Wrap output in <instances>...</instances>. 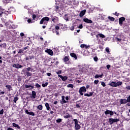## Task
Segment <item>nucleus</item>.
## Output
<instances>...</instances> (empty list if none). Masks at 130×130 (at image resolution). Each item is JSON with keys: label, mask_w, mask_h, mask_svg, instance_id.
Instances as JSON below:
<instances>
[{"label": "nucleus", "mask_w": 130, "mask_h": 130, "mask_svg": "<svg viewBox=\"0 0 130 130\" xmlns=\"http://www.w3.org/2000/svg\"><path fill=\"white\" fill-rule=\"evenodd\" d=\"M49 20L50 18L48 17H43L40 21V24L47 25Z\"/></svg>", "instance_id": "obj_1"}, {"label": "nucleus", "mask_w": 130, "mask_h": 130, "mask_svg": "<svg viewBox=\"0 0 130 130\" xmlns=\"http://www.w3.org/2000/svg\"><path fill=\"white\" fill-rule=\"evenodd\" d=\"M118 121H120L119 119L118 118H110L109 119V122L110 125L113 124L114 123H117Z\"/></svg>", "instance_id": "obj_2"}, {"label": "nucleus", "mask_w": 130, "mask_h": 130, "mask_svg": "<svg viewBox=\"0 0 130 130\" xmlns=\"http://www.w3.org/2000/svg\"><path fill=\"white\" fill-rule=\"evenodd\" d=\"M87 91L86 87L85 86H82L80 88V89L79 90V93H80V94L82 96L84 95V93L86 92Z\"/></svg>", "instance_id": "obj_3"}, {"label": "nucleus", "mask_w": 130, "mask_h": 130, "mask_svg": "<svg viewBox=\"0 0 130 130\" xmlns=\"http://www.w3.org/2000/svg\"><path fill=\"white\" fill-rule=\"evenodd\" d=\"M73 121L75 122L74 124H75V126L74 128L76 130H79L81 127L80 125L78 123V120L77 119H74L73 120Z\"/></svg>", "instance_id": "obj_4"}, {"label": "nucleus", "mask_w": 130, "mask_h": 130, "mask_svg": "<svg viewBox=\"0 0 130 130\" xmlns=\"http://www.w3.org/2000/svg\"><path fill=\"white\" fill-rule=\"evenodd\" d=\"M12 67L19 69H21L23 68V66H21V64H19V63H14L12 65Z\"/></svg>", "instance_id": "obj_5"}, {"label": "nucleus", "mask_w": 130, "mask_h": 130, "mask_svg": "<svg viewBox=\"0 0 130 130\" xmlns=\"http://www.w3.org/2000/svg\"><path fill=\"white\" fill-rule=\"evenodd\" d=\"M105 114L106 115H107L109 114L110 116H113L114 113L112 111H110V110H107L105 112Z\"/></svg>", "instance_id": "obj_6"}, {"label": "nucleus", "mask_w": 130, "mask_h": 130, "mask_svg": "<svg viewBox=\"0 0 130 130\" xmlns=\"http://www.w3.org/2000/svg\"><path fill=\"white\" fill-rule=\"evenodd\" d=\"M17 52L18 54H20L21 55V56L23 55H25V54L26 53V52H25V51L22 49H19V50H18Z\"/></svg>", "instance_id": "obj_7"}, {"label": "nucleus", "mask_w": 130, "mask_h": 130, "mask_svg": "<svg viewBox=\"0 0 130 130\" xmlns=\"http://www.w3.org/2000/svg\"><path fill=\"white\" fill-rule=\"evenodd\" d=\"M125 17H120V18H119V24L122 26L123 24V22L125 21Z\"/></svg>", "instance_id": "obj_8"}, {"label": "nucleus", "mask_w": 130, "mask_h": 130, "mask_svg": "<svg viewBox=\"0 0 130 130\" xmlns=\"http://www.w3.org/2000/svg\"><path fill=\"white\" fill-rule=\"evenodd\" d=\"M45 52L48 53L49 55L53 56V52L52 50H51L50 49H47L45 50Z\"/></svg>", "instance_id": "obj_9"}, {"label": "nucleus", "mask_w": 130, "mask_h": 130, "mask_svg": "<svg viewBox=\"0 0 130 130\" xmlns=\"http://www.w3.org/2000/svg\"><path fill=\"white\" fill-rule=\"evenodd\" d=\"M58 77L60 78L61 79H62V81H66L68 79V76H62V75H58Z\"/></svg>", "instance_id": "obj_10"}, {"label": "nucleus", "mask_w": 130, "mask_h": 130, "mask_svg": "<svg viewBox=\"0 0 130 130\" xmlns=\"http://www.w3.org/2000/svg\"><path fill=\"white\" fill-rule=\"evenodd\" d=\"M83 22H85V23H88V24L92 23V20H91L90 19H89L88 18L83 19Z\"/></svg>", "instance_id": "obj_11"}, {"label": "nucleus", "mask_w": 130, "mask_h": 130, "mask_svg": "<svg viewBox=\"0 0 130 130\" xmlns=\"http://www.w3.org/2000/svg\"><path fill=\"white\" fill-rule=\"evenodd\" d=\"M24 88H29V90H32V89L34 88V86L32 85H25V86H24Z\"/></svg>", "instance_id": "obj_12"}, {"label": "nucleus", "mask_w": 130, "mask_h": 130, "mask_svg": "<svg viewBox=\"0 0 130 130\" xmlns=\"http://www.w3.org/2000/svg\"><path fill=\"white\" fill-rule=\"evenodd\" d=\"M51 20L54 23H56L57 22L59 21V18H58L57 17H54L52 18Z\"/></svg>", "instance_id": "obj_13"}, {"label": "nucleus", "mask_w": 130, "mask_h": 130, "mask_svg": "<svg viewBox=\"0 0 130 130\" xmlns=\"http://www.w3.org/2000/svg\"><path fill=\"white\" fill-rule=\"evenodd\" d=\"M127 103H129L126 99H121L120 101V104H126Z\"/></svg>", "instance_id": "obj_14"}, {"label": "nucleus", "mask_w": 130, "mask_h": 130, "mask_svg": "<svg viewBox=\"0 0 130 130\" xmlns=\"http://www.w3.org/2000/svg\"><path fill=\"white\" fill-rule=\"evenodd\" d=\"M65 119H68L70 118H73V116L70 115L68 113H67L66 114L63 116Z\"/></svg>", "instance_id": "obj_15"}, {"label": "nucleus", "mask_w": 130, "mask_h": 130, "mask_svg": "<svg viewBox=\"0 0 130 130\" xmlns=\"http://www.w3.org/2000/svg\"><path fill=\"white\" fill-rule=\"evenodd\" d=\"M61 98H62V99H61L62 101L60 102L61 104H63L68 103V102L64 100V99H65L64 95H62L61 96Z\"/></svg>", "instance_id": "obj_16"}, {"label": "nucleus", "mask_w": 130, "mask_h": 130, "mask_svg": "<svg viewBox=\"0 0 130 130\" xmlns=\"http://www.w3.org/2000/svg\"><path fill=\"white\" fill-rule=\"evenodd\" d=\"M86 10H82V11L80 12V17H82L84 16V15H85V14H86Z\"/></svg>", "instance_id": "obj_17"}, {"label": "nucleus", "mask_w": 130, "mask_h": 130, "mask_svg": "<svg viewBox=\"0 0 130 130\" xmlns=\"http://www.w3.org/2000/svg\"><path fill=\"white\" fill-rule=\"evenodd\" d=\"M70 55H71V56L72 58H74V59L77 60V55L75 53H71V54H70Z\"/></svg>", "instance_id": "obj_18"}, {"label": "nucleus", "mask_w": 130, "mask_h": 130, "mask_svg": "<svg viewBox=\"0 0 130 130\" xmlns=\"http://www.w3.org/2000/svg\"><path fill=\"white\" fill-rule=\"evenodd\" d=\"M36 96H37L36 92H35V91H31V98L36 99Z\"/></svg>", "instance_id": "obj_19"}, {"label": "nucleus", "mask_w": 130, "mask_h": 130, "mask_svg": "<svg viewBox=\"0 0 130 130\" xmlns=\"http://www.w3.org/2000/svg\"><path fill=\"white\" fill-rule=\"evenodd\" d=\"M24 76H27V77H28L32 76V73H30L29 72H26L24 73Z\"/></svg>", "instance_id": "obj_20"}, {"label": "nucleus", "mask_w": 130, "mask_h": 130, "mask_svg": "<svg viewBox=\"0 0 130 130\" xmlns=\"http://www.w3.org/2000/svg\"><path fill=\"white\" fill-rule=\"evenodd\" d=\"M93 92H90L89 93H84V96L91 97L92 96Z\"/></svg>", "instance_id": "obj_21"}, {"label": "nucleus", "mask_w": 130, "mask_h": 130, "mask_svg": "<svg viewBox=\"0 0 130 130\" xmlns=\"http://www.w3.org/2000/svg\"><path fill=\"white\" fill-rule=\"evenodd\" d=\"M12 125L13 127H16L17 129H20L21 128V127L19 126V125L16 123H13Z\"/></svg>", "instance_id": "obj_22"}, {"label": "nucleus", "mask_w": 130, "mask_h": 130, "mask_svg": "<svg viewBox=\"0 0 130 130\" xmlns=\"http://www.w3.org/2000/svg\"><path fill=\"white\" fill-rule=\"evenodd\" d=\"M6 87L8 88L9 91H10L11 90H13L12 85H6Z\"/></svg>", "instance_id": "obj_23"}, {"label": "nucleus", "mask_w": 130, "mask_h": 130, "mask_svg": "<svg viewBox=\"0 0 130 130\" xmlns=\"http://www.w3.org/2000/svg\"><path fill=\"white\" fill-rule=\"evenodd\" d=\"M7 46V45H6V43H4V44H2V45H0V48H4L6 49Z\"/></svg>", "instance_id": "obj_24"}, {"label": "nucleus", "mask_w": 130, "mask_h": 130, "mask_svg": "<svg viewBox=\"0 0 130 130\" xmlns=\"http://www.w3.org/2000/svg\"><path fill=\"white\" fill-rule=\"evenodd\" d=\"M45 106H46L47 111H51V108L49 106V104L48 103H46V104H45Z\"/></svg>", "instance_id": "obj_25"}, {"label": "nucleus", "mask_w": 130, "mask_h": 130, "mask_svg": "<svg viewBox=\"0 0 130 130\" xmlns=\"http://www.w3.org/2000/svg\"><path fill=\"white\" fill-rule=\"evenodd\" d=\"M99 78H103V73L101 75L96 74L95 76H94V78L98 79Z\"/></svg>", "instance_id": "obj_26"}, {"label": "nucleus", "mask_w": 130, "mask_h": 130, "mask_svg": "<svg viewBox=\"0 0 130 130\" xmlns=\"http://www.w3.org/2000/svg\"><path fill=\"white\" fill-rule=\"evenodd\" d=\"M62 60L64 62H68L69 61V57L68 56H65L64 58H63Z\"/></svg>", "instance_id": "obj_27"}, {"label": "nucleus", "mask_w": 130, "mask_h": 130, "mask_svg": "<svg viewBox=\"0 0 130 130\" xmlns=\"http://www.w3.org/2000/svg\"><path fill=\"white\" fill-rule=\"evenodd\" d=\"M64 19L65 20H66L67 22L69 21V14H66L64 15Z\"/></svg>", "instance_id": "obj_28"}, {"label": "nucleus", "mask_w": 130, "mask_h": 130, "mask_svg": "<svg viewBox=\"0 0 130 130\" xmlns=\"http://www.w3.org/2000/svg\"><path fill=\"white\" fill-rule=\"evenodd\" d=\"M109 85L112 87H117V86L116 85V82H112L109 83Z\"/></svg>", "instance_id": "obj_29"}, {"label": "nucleus", "mask_w": 130, "mask_h": 130, "mask_svg": "<svg viewBox=\"0 0 130 130\" xmlns=\"http://www.w3.org/2000/svg\"><path fill=\"white\" fill-rule=\"evenodd\" d=\"M37 109L39 110V111H42V109H43V106H42V105L38 106Z\"/></svg>", "instance_id": "obj_30"}, {"label": "nucleus", "mask_w": 130, "mask_h": 130, "mask_svg": "<svg viewBox=\"0 0 130 130\" xmlns=\"http://www.w3.org/2000/svg\"><path fill=\"white\" fill-rule=\"evenodd\" d=\"M4 13L5 14V15H8V14L11 13V11H10V10H8V11L4 10Z\"/></svg>", "instance_id": "obj_31"}, {"label": "nucleus", "mask_w": 130, "mask_h": 130, "mask_svg": "<svg viewBox=\"0 0 130 130\" xmlns=\"http://www.w3.org/2000/svg\"><path fill=\"white\" fill-rule=\"evenodd\" d=\"M108 19H109V20H110V21H114L115 20V18L112 17L111 16L108 17Z\"/></svg>", "instance_id": "obj_32"}, {"label": "nucleus", "mask_w": 130, "mask_h": 130, "mask_svg": "<svg viewBox=\"0 0 130 130\" xmlns=\"http://www.w3.org/2000/svg\"><path fill=\"white\" fill-rule=\"evenodd\" d=\"M122 84V82L121 81H118L117 83L116 82V85L117 86H121Z\"/></svg>", "instance_id": "obj_33"}, {"label": "nucleus", "mask_w": 130, "mask_h": 130, "mask_svg": "<svg viewBox=\"0 0 130 130\" xmlns=\"http://www.w3.org/2000/svg\"><path fill=\"white\" fill-rule=\"evenodd\" d=\"M19 100V98L18 97H15L14 99H13V102H14L15 103H16V102L18 101Z\"/></svg>", "instance_id": "obj_34"}, {"label": "nucleus", "mask_w": 130, "mask_h": 130, "mask_svg": "<svg viewBox=\"0 0 130 130\" xmlns=\"http://www.w3.org/2000/svg\"><path fill=\"white\" fill-rule=\"evenodd\" d=\"M4 12H5V9L2 8V7H0V13L4 14Z\"/></svg>", "instance_id": "obj_35"}, {"label": "nucleus", "mask_w": 130, "mask_h": 130, "mask_svg": "<svg viewBox=\"0 0 130 130\" xmlns=\"http://www.w3.org/2000/svg\"><path fill=\"white\" fill-rule=\"evenodd\" d=\"M62 122V119L61 118H58L57 120H56V122L59 123H61Z\"/></svg>", "instance_id": "obj_36"}, {"label": "nucleus", "mask_w": 130, "mask_h": 130, "mask_svg": "<svg viewBox=\"0 0 130 130\" xmlns=\"http://www.w3.org/2000/svg\"><path fill=\"white\" fill-rule=\"evenodd\" d=\"M48 85V83L46 82V83H42V86L43 87H45L47 86Z\"/></svg>", "instance_id": "obj_37"}, {"label": "nucleus", "mask_w": 130, "mask_h": 130, "mask_svg": "<svg viewBox=\"0 0 130 130\" xmlns=\"http://www.w3.org/2000/svg\"><path fill=\"white\" fill-rule=\"evenodd\" d=\"M73 87H74V86L72 84L67 85V87H68V88H71L73 89Z\"/></svg>", "instance_id": "obj_38"}, {"label": "nucleus", "mask_w": 130, "mask_h": 130, "mask_svg": "<svg viewBox=\"0 0 130 130\" xmlns=\"http://www.w3.org/2000/svg\"><path fill=\"white\" fill-rule=\"evenodd\" d=\"M105 51L107 53L110 54V51L109 50V48L108 47L106 48Z\"/></svg>", "instance_id": "obj_39"}, {"label": "nucleus", "mask_w": 130, "mask_h": 130, "mask_svg": "<svg viewBox=\"0 0 130 130\" xmlns=\"http://www.w3.org/2000/svg\"><path fill=\"white\" fill-rule=\"evenodd\" d=\"M98 36H100V38H105V36L104 35H103L102 34H98Z\"/></svg>", "instance_id": "obj_40"}, {"label": "nucleus", "mask_w": 130, "mask_h": 130, "mask_svg": "<svg viewBox=\"0 0 130 130\" xmlns=\"http://www.w3.org/2000/svg\"><path fill=\"white\" fill-rule=\"evenodd\" d=\"M93 60H94V62H98V60H99V59H98L97 56H94L93 57Z\"/></svg>", "instance_id": "obj_41"}, {"label": "nucleus", "mask_w": 130, "mask_h": 130, "mask_svg": "<svg viewBox=\"0 0 130 130\" xmlns=\"http://www.w3.org/2000/svg\"><path fill=\"white\" fill-rule=\"evenodd\" d=\"M29 58V60H32L33 59H35V56L34 55H29L28 56Z\"/></svg>", "instance_id": "obj_42"}, {"label": "nucleus", "mask_w": 130, "mask_h": 130, "mask_svg": "<svg viewBox=\"0 0 130 130\" xmlns=\"http://www.w3.org/2000/svg\"><path fill=\"white\" fill-rule=\"evenodd\" d=\"M61 73H62V71L61 70H59L57 72H56V74H57V75H60V74H61Z\"/></svg>", "instance_id": "obj_43"}, {"label": "nucleus", "mask_w": 130, "mask_h": 130, "mask_svg": "<svg viewBox=\"0 0 130 130\" xmlns=\"http://www.w3.org/2000/svg\"><path fill=\"white\" fill-rule=\"evenodd\" d=\"M87 45L86 44H82V45H80V47L81 48H84Z\"/></svg>", "instance_id": "obj_44"}, {"label": "nucleus", "mask_w": 130, "mask_h": 130, "mask_svg": "<svg viewBox=\"0 0 130 130\" xmlns=\"http://www.w3.org/2000/svg\"><path fill=\"white\" fill-rule=\"evenodd\" d=\"M101 85H102L103 87H104L106 86V85L105 84V83L104 81L101 82Z\"/></svg>", "instance_id": "obj_45"}, {"label": "nucleus", "mask_w": 130, "mask_h": 130, "mask_svg": "<svg viewBox=\"0 0 130 130\" xmlns=\"http://www.w3.org/2000/svg\"><path fill=\"white\" fill-rule=\"evenodd\" d=\"M28 115H29L30 116H35V113L32 112H29V113L28 114Z\"/></svg>", "instance_id": "obj_46"}, {"label": "nucleus", "mask_w": 130, "mask_h": 130, "mask_svg": "<svg viewBox=\"0 0 130 130\" xmlns=\"http://www.w3.org/2000/svg\"><path fill=\"white\" fill-rule=\"evenodd\" d=\"M36 88H41V85H39V83H36L35 85Z\"/></svg>", "instance_id": "obj_47"}, {"label": "nucleus", "mask_w": 130, "mask_h": 130, "mask_svg": "<svg viewBox=\"0 0 130 130\" xmlns=\"http://www.w3.org/2000/svg\"><path fill=\"white\" fill-rule=\"evenodd\" d=\"M70 29H71L72 31H73L75 29V26L72 25L71 27H70Z\"/></svg>", "instance_id": "obj_48"}, {"label": "nucleus", "mask_w": 130, "mask_h": 130, "mask_svg": "<svg viewBox=\"0 0 130 130\" xmlns=\"http://www.w3.org/2000/svg\"><path fill=\"white\" fill-rule=\"evenodd\" d=\"M113 15L117 17H118L119 16V13H118L117 12H115L114 13H113Z\"/></svg>", "instance_id": "obj_49"}, {"label": "nucleus", "mask_w": 130, "mask_h": 130, "mask_svg": "<svg viewBox=\"0 0 130 130\" xmlns=\"http://www.w3.org/2000/svg\"><path fill=\"white\" fill-rule=\"evenodd\" d=\"M54 29H56V30L60 29L59 25H55V27Z\"/></svg>", "instance_id": "obj_50"}, {"label": "nucleus", "mask_w": 130, "mask_h": 130, "mask_svg": "<svg viewBox=\"0 0 130 130\" xmlns=\"http://www.w3.org/2000/svg\"><path fill=\"white\" fill-rule=\"evenodd\" d=\"M98 83H99V80H96L94 81V84L95 85H98Z\"/></svg>", "instance_id": "obj_51"}, {"label": "nucleus", "mask_w": 130, "mask_h": 130, "mask_svg": "<svg viewBox=\"0 0 130 130\" xmlns=\"http://www.w3.org/2000/svg\"><path fill=\"white\" fill-rule=\"evenodd\" d=\"M37 18V15L35 14L32 15V19L33 20H35V19Z\"/></svg>", "instance_id": "obj_52"}, {"label": "nucleus", "mask_w": 130, "mask_h": 130, "mask_svg": "<svg viewBox=\"0 0 130 130\" xmlns=\"http://www.w3.org/2000/svg\"><path fill=\"white\" fill-rule=\"evenodd\" d=\"M82 28H83L82 24H81L80 25H79L78 26L79 29H82Z\"/></svg>", "instance_id": "obj_53"}, {"label": "nucleus", "mask_w": 130, "mask_h": 130, "mask_svg": "<svg viewBox=\"0 0 130 130\" xmlns=\"http://www.w3.org/2000/svg\"><path fill=\"white\" fill-rule=\"evenodd\" d=\"M90 47V45H86L85 47H84V48H85V49H89Z\"/></svg>", "instance_id": "obj_54"}, {"label": "nucleus", "mask_w": 130, "mask_h": 130, "mask_svg": "<svg viewBox=\"0 0 130 130\" xmlns=\"http://www.w3.org/2000/svg\"><path fill=\"white\" fill-rule=\"evenodd\" d=\"M3 114H4V109H2L0 111V115H3Z\"/></svg>", "instance_id": "obj_55"}, {"label": "nucleus", "mask_w": 130, "mask_h": 130, "mask_svg": "<svg viewBox=\"0 0 130 130\" xmlns=\"http://www.w3.org/2000/svg\"><path fill=\"white\" fill-rule=\"evenodd\" d=\"M76 108H77V109H79V108H80V106L79 105V104H77L76 105Z\"/></svg>", "instance_id": "obj_56"}, {"label": "nucleus", "mask_w": 130, "mask_h": 130, "mask_svg": "<svg viewBox=\"0 0 130 130\" xmlns=\"http://www.w3.org/2000/svg\"><path fill=\"white\" fill-rule=\"evenodd\" d=\"M128 102L130 103V95L127 97V100H126Z\"/></svg>", "instance_id": "obj_57"}, {"label": "nucleus", "mask_w": 130, "mask_h": 130, "mask_svg": "<svg viewBox=\"0 0 130 130\" xmlns=\"http://www.w3.org/2000/svg\"><path fill=\"white\" fill-rule=\"evenodd\" d=\"M28 48H29V46H26L24 48H22V49L23 50H27Z\"/></svg>", "instance_id": "obj_58"}, {"label": "nucleus", "mask_w": 130, "mask_h": 130, "mask_svg": "<svg viewBox=\"0 0 130 130\" xmlns=\"http://www.w3.org/2000/svg\"><path fill=\"white\" fill-rule=\"evenodd\" d=\"M26 69H27V72H29V71L31 70V69H32V68H30V67H28V68H26Z\"/></svg>", "instance_id": "obj_59"}, {"label": "nucleus", "mask_w": 130, "mask_h": 130, "mask_svg": "<svg viewBox=\"0 0 130 130\" xmlns=\"http://www.w3.org/2000/svg\"><path fill=\"white\" fill-rule=\"evenodd\" d=\"M27 22H28L29 23H32V21L30 19H28V20H27Z\"/></svg>", "instance_id": "obj_60"}, {"label": "nucleus", "mask_w": 130, "mask_h": 130, "mask_svg": "<svg viewBox=\"0 0 130 130\" xmlns=\"http://www.w3.org/2000/svg\"><path fill=\"white\" fill-rule=\"evenodd\" d=\"M57 31H58L57 29H53V30H52V31L53 32V34H55V32Z\"/></svg>", "instance_id": "obj_61"}, {"label": "nucleus", "mask_w": 130, "mask_h": 130, "mask_svg": "<svg viewBox=\"0 0 130 130\" xmlns=\"http://www.w3.org/2000/svg\"><path fill=\"white\" fill-rule=\"evenodd\" d=\"M106 67L108 70H109V69H110V68H111V66L109 64H108V65H107Z\"/></svg>", "instance_id": "obj_62"}, {"label": "nucleus", "mask_w": 130, "mask_h": 130, "mask_svg": "<svg viewBox=\"0 0 130 130\" xmlns=\"http://www.w3.org/2000/svg\"><path fill=\"white\" fill-rule=\"evenodd\" d=\"M126 89H127V90H130V86L128 85L127 86H126Z\"/></svg>", "instance_id": "obj_63"}, {"label": "nucleus", "mask_w": 130, "mask_h": 130, "mask_svg": "<svg viewBox=\"0 0 130 130\" xmlns=\"http://www.w3.org/2000/svg\"><path fill=\"white\" fill-rule=\"evenodd\" d=\"M7 130H14L13 128H11V127H8Z\"/></svg>", "instance_id": "obj_64"}]
</instances>
